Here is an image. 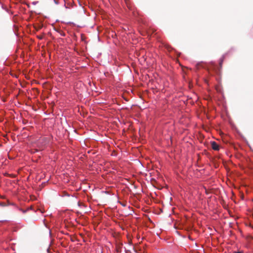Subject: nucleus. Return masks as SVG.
Wrapping results in <instances>:
<instances>
[{
    "mask_svg": "<svg viewBox=\"0 0 253 253\" xmlns=\"http://www.w3.org/2000/svg\"><path fill=\"white\" fill-rule=\"evenodd\" d=\"M234 253H244L243 252H241V251H238V252H234Z\"/></svg>",
    "mask_w": 253,
    "mask_h": 253,
    "instance_id": "nucleus-6",
    "label": "nucleus"
},
{
    "mask_svg": "<svg viewBox=\"0 0 253 253\" xmlns=\"http://www.w3.org/2000/svg\"><path fill=\"white\" fill-rule=\"evenodd\" d=\"M47 252H48V253H50V251H49V249H47Z\"/></svg>",
    "mask_w": 253,
    "mask_h": 253,
    "instance_id": "nucleus-7",
    "label": "nucleus"
},
{
    "mask_svg": "<svg viewBox=\"0 0 253 253\" xmlns=\"http://www.w3.org/2000/svg\"><path fill=\"white\" fill-rule=\"evenodd\" d=\"M211 147L214 150L218 151L219 150L218 144L215 141L211 142Z\"/></svg>",
    "mask_w": 253,
    "mask_h": 253,
    "instance_id": "nucleus-2",
    "label": "nucleus"
},
{
    "mask_svg": "<svg viewBox=\"0 0 253 253\" xmlns=\"http://www.w3.org/2000/svg\"><path fill=\"white\" fill-rule=\"evenodd\" d=\"M143 212H144V211H147V210H145L144 209V208H143Z\"/></svg>",
    "mask_w": 253,
    "mask_h": 253,
    "instance_id": "nucleus-8",
    "label": "nucleus"
},
{
    "mask_svg": "<svg viewBox=\"0 0 253 253\" xmlns=\"http://www.w3.org/2000/svg\"><path fill=\"white\" fill-rule=\"evenodd\" d=\"M47 140L45 137H41L39 139L37 144V145L39 148V150H43L44 146L47 143ZM36 150L38 151V149H36Z\"/></svg>",
    "mask_w": 253,
    "mask_h": 253,
    "instance_id": "nucleus-1",
    "label": "nucleus"
},
{
    "mask_svg": "<svg viewBox=\"0 0 253 253\" xmlns=\"http://www.w3.org/2000/svg\"><path fill=\"white\" fill-rule=\"evenodd\" d=\"M134 249L136 251V252H140L141 250L139 249V247L138 246H136L134 247Z\"/></svg>",
    "mask_w": 253,
    "mask_h": 253,
    "instance_id": "nucleus-4",
    "label": "nucleus"
},
{
    "mask_svg": "<svg viewBox=\"0 0 253 253\" xmlns=\"http://www.w3.org/2000/svg\"><path fill=\"white\" fill-rule=\"evenodd\" d=\"M225 56V55H223L222 56V58L220 59V62H219V64L220 66H221V65H222V63L223 62V59H224Z\"/></svg>",
    "mask_w": 253,
    "mask_h": 253,
    "instance_id": "nucleus-5",
    "label": "nucleus"
},
{
    "mask_svg": "<svg viewBox=\"0 0 253 253\" xmlns=\"http://www.w3.org/2000/svg\"><path fill=\"white\" fill-rule=\"evenodd\" d=\"M1 198L3 199V198H4V196H1Z\"/></svg>",
    "mask_w": 253,
    "mask_h": 253,
    "instance_id": "nucleus-9",
    "label": "nucleus"
},
{
    "mask_svg": "<svg viewBox=\"0 0 253 253\" xmlns=\"http://www.w3.org/2000/svg\"><path fill=\"white\" fill-rule=\"evenodd\" d=\"M143 253H145L144 251H143Z\"/></svg>",
    "mask_w": 253,
    "mask_h": 253,
    "instance_id": "nucleus-10",
    "label": "nucleus"
},
{
    "mask_svg": "<svg viewBox=\"0 0 253 253\" xmlns=\"http://www.w3.org/2000/svg\"><path fill=\"white\" fill-rule=\"evenodd\" d=\"M7 203H8V204H6V203H4V202H0V206H2V207H5V206H7L8 205H10L8 201H7Z\"/></svg>",
    "mask_w": 253,
    "mask_h": 253,
    "instance_id": "nucleus-3",
    "label": "nucleus"
}]
</instances>
